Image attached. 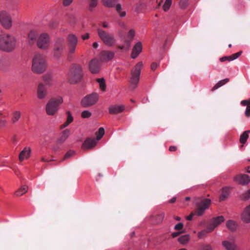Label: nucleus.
I'll list each match as a JSON object with an SVG mask.
<instances>
[{"label": "nucleus", "mask_w": 250, "mask_h": 250, "mask_svg": "<svg viewBox=\"0 0 250 250\" xmlns=\"http://www.w3.org/2000/svg\"><path fill=\"white\" fill-rule=\"evenodd\" d=\"M16 39L14 36L9 34L0 35V50L10 52L16 47Z\"/></svg>", "instance_id": "nucleus-1"}, {"label": "nucleus", "mask_w": 250, "mask_h": 250, "mask_svg": "<svg viewBox=\"0 0 250 250\" xmlns=\"http://www.w3.org/2000/svg\"><path fill=\"white\" fill-rule=\"evenodd\" d=\"M46 67L45 57L41 54H36L32 60V71L36 74H42L45 71Z\"/></svg>", "instance_id": "nucleus-2"}, {"label": "nucleus", "mask_w": 250, "mask_h": 250, "mask_svg": "<svg viewBox=\"0 0 250 250\" xmlns=\"http://www.w3.org/2000/svg\"><path fill=\"white\" fill-rule=\"evenodd\" d=\"M211 201L208 199H201L199 201H196V209L194 212L191 213L186 218L188 220H191L194 215L197 216H202L205 210L208 209L210 206Z\"/></svg>", "instance_id": "nucleus-3"}, {"label": "nucleus", "mask_w": 250, "mask_h": 250, "mask_svg": "<svg viewBox=\"0 0 250 250\" xmlns=\"http://www.w3.org/2000/svg\"><path fill=\"white\" fill-rule=\"evenodd\" d=\"M63 103V99L61 96L51 98L47 103L45 107L47 115L53 116L59 110V106Z\"/></svg>", "instance_id": "nucleus-4"}, {"label": "nucleus", "mask_w": 250, "mask_h": 250, "mask_svg": "<svg viewBox=\"0 0 250 250\" xmlns=\"http://www.w3.org/2000/svg\"><path fill=\"white\" fill-rule=\"evenodd\" d=\"M82 77L81 66L78 64L72 65L68 74L69 83L71 84H75L81 80Z\"/></svg>", "instance_id": "nucleus-5"}, {"label": "nucleus", "mask_w": 250, "mask_h": 250, "mask_svg": "<svg viewBox=\"0 0 250 250\" xmlns=\"http://www.w3.org/2000/svg\"><path fill=\"white\" fill-rule=\"evenodd\" d=\"M143 64L142 62H140L136 64L134 68L131 71V77L130 78V87L134 89L137 85L139 82L141 71L143 67Z\"/></svg>", "instance_id": "nucleus-6"}, {"label": "nucleus", "mask_w": 250, "mask_h": 250, "mask_svg": "<svg viewBox=\"0 0 250 250\" xmlns=\"http://www.w3.org/2000/svg\"><path fill=\"white\" fill-rule=\"evenodd\" d=\"M104 134L103 127H100L98 132L96 133V139L88 138L83 144L82 147L84 149H91L94 147L97 142L100 140Z\"/></svg>", "instance_id": "nucleus-7"}, {"label": "nucleus", "mask_w": 250, "mask_h": 250, "mask_svg": "<svg viewBox=\"0 0 250 250\" xmlns=\"http://www.w3.org/2000/svg\"><path fill=\"white\" fill-rule=\"evenodd\" d=\"M68 45V56H73L76 52L78 43V39L74 34H71L67 37Z\"/></svg>", "instance_id": "nucleus-8"}, {"label": "nucleus", "mask_w": 250, "mask_h": 250, "mask_svg": "<svg viewBox=\"0 0 250 250\" xmlns=\"http://www.w3.org/2000/svg\"><path fill=\"white\" fill-rule=\"evenodd\" d=\"M97 31L99 37L104 44L110 46L114 44L115 40L112 35L100 28H97Z\"/></svg>", "instance_id": "nucleus-9"}, {"label": "nucleus", "mask_w": 250, "mask_h": 250, "mask_svg": "<svg viewBox=\"0 0 250 250\" xmlns=\"http://www.w3.org/2000/svg\"><path fill=\"white\" fill-rule=\"evenodd\" d=\"M50 44V38L46 33L41 34L37 40V47L42 50H46L49 48Z\"/></svg>", "instance_id": "nucleus-10"}, {"label": "nucleus", "mask_w": 250, "mask_h": 250, "mask_svg": "<svg viewBox=\"0 0 250 250\" xmlns=\"http://www.w3.org/2000/svg\"><path fill=\"white\" fill-rule=\"evenodd\" d=\"M0 23L5 29L9 30L12 27V17L7 11L3 10L0 12Z\"/></svg>", "instance_id": "nucleus-11"}, {"label": "nucleus", "mask_w": 250, "mask_h": 250, "mask_svg": "<svg viewBox=\"0 0 250 250\" xmlns=\"http://www.w3.org/2000/svg\"><path fill=\"white\" fill-rule=\"evenodd\" d=\"M65 48L64 39L62 37H59L56 39L53 49L54 57L57 59L59 58Z\"/></svg>", "instance_id": "nucleus-12"}, {"label": "nucleus", "mask_w": 250, "mask_h": 250, "mask_svg": "<svg viewBox=\"0 0 250 250\" xmlns=\"http://www.w3.org/2000/svg\"><path fill=\"white\" fill-rule=\"evenodd\" d=\"M98 99V94L93 93L84 97L81 101V104L84 107L92 106L97 102Z\"/></svg>", "instance_id": "nucleus-13"}, {"label": "nucleus", "mask_w": 250, "mask_h": 250, "mask_svg": "<svg viewBox=\"0 0 250 250\" xmlns=\"http://www.w3.org/2000/svg\"><path fill=\"white\" fill-rule=\"evenodd\" d=\"M222 245L226 250H240L236 243L235 237L230 235L222 242Z\"/></svg>", "instance_id": "nucleus-14"}, {"label": "nucleus", "mask_w": 250, "mask_h": 250, "mask_svg": "<svg viewBox=\"0 0 250 250\" xmlns=\"http://www.w3.org/2000/svg\"><path fill=\"white\" fill-rule=\"evenodd\" d=\"M224 221V217L222 215L212 218L208 225V231H213L217 227Z\"/></svg>", "instance_id": "nucleus-15"}, {"label": "nucleus", "mask_w": 250, "mask_h": 250, "mask_svg": "<svg viewBox=\"0 0 250 250\" xmlns=\"http://www.w3.org/2000/svg\"><path fill=\"white\" fill-rule=\"evenodd\" d=\"M47 94V89L45 85L42 83H39L37 90L38 98L40 100L44 99L46 97Z\"/></svg>", "instance_id": "nucleus-16"}, {"label": "nucleus", "mask_w": 250, "mask_h": 250, "mask_svg": "<svg viewBox=\"0 0 250 250\" xmlns=\"http://www.w3.org/2000/svg\"><path fill=\"white\" fill-rule=\"evenodd\" d=\"M27 36V42L29 45H32L37 41L38 33L37 30L32 29L29 31Z\"/></svg>", "instance_id": "nucleus-17"}, {"label": "nucleus", "mask_w": 250, "mask_h": 250, "mask_svg": "<svg viewBox=\"0 0 250 250\" xmlns=\"http://www.w3.org/2000/svg\"><path fill=\"white\" fill-rule=\"evenodd\" d=\"M89 68L92 73H98L100 69V63L96 59L92 60L89 64Z\"/></svg>", "instance_id": "nucleus-18"}, {"label": "nucleus", "mask_w": 250, "mask_h": 250, "mask_svg": "<svg viewBox=\"0 0 250 250\" xmlns=\"http://www.w3.org/2000/svg\"><path fill=\"white\" fill-rule=\"evenodd\" d=\"M234 181L242 185L248 184L250 182V178L247 174H239L234 177Z\"/></svg>", "instance_id": "nucleus-19"}, {"label": "nucleus", "mask_w": 250, "mask_h": 250, "mask_svg": "<svg viewBox=\"0 0 250 250\" xmlns=\"http://www.w3.org/2000/svg\"><path fill=\"white\" fill-rule=\"evenodd\" d=\"M241 218L245 223H250V205L244 208L241 213Z\"/></svg>", "instance_id": "nucleus-20"}, {"label": "nucleus", "mask_w": 250, "mask_h": 250, "mask_svg": "<svg viewBox=\"0 0 250 250\" xmlns=\"http://www.w3.org/2000/svg\"><path fill=\"white\" fill-rule=\"evenodd\" d=\"M114 56V53L110 51H103L100 54L102 61L107 62L111 60Z\"/></svg>", "instance_id": "nucleus-21"}, {"label": "nucleus", "mask_w": 250, "mask_h": 250, "mask_svg": "<svg viewBox=\"0 0 250 250\" xmlns=\"http://www.w3.org/2000/svg\"><path fill=\"white\" fill-rule=\"evenodd\" d=\"M125 109L124 105H114L109 107V112L112 114H117L123 112Z\"/></svg>", "instance_id": "nucleus-22"}, {"label": "nucleus", "mask_w": 250, "mask_h": 250, "mask_svg": "<svg viewBox=\"0 0 250 250\" xmlns=\"http://www.w3.org/2000/svg\"><path fill=\"white\" fill-rule=\"evenodd\" d=\"M142 49V45L140 42H137L133 47L132 52L131 55L132 59H135L139 54L141 52Z\"/></svg>", "instance_id": "nucleus-23"}, {"label": "nucleus", "mask_w": 250, "mask_h": 250, "mask_svg": "<svg viewBox=\"0 0 250 250\" xmlns=\"http://www.w3.org/2000/svg\"><path fill=\"white\" fill-rule=\"evenodd\" d=\"M70 134V130L68 129H66L63 130L61 134L60 138L58 140V143L59 144H62L67 139Z\"/></svg>", "instance_id": "nucleus-24"}, {"label": "nucleus", "mask_w": 250, "mask_h": 250, "mask_svg": "<svg viewBox=\"0 0 250 250\" xmlns=\"http://www.w3.org/2000/svg\"><path fill=\"white\" fill-rule=\"evenodd\" d=\"M226 227L230 231H235L237 229L238 225L235 221L229 220L226 222Z\"/></svg>", "instance_id": "nucleus-25"}, {"label": "nucleus", "mask_w": 250, "mask_h": 250, "mask_svg": "<svg viewBox=\"0 0 250 250\" xmlns=\"http://www.w3.org/2000/svg\"><path fill=\"white\" fill-rule=\"evenodd\" d=\"M30 152V149L29 148L27 149V148L25 147L20 153L19 160L20 161H22L25 158H27Z\"/></svg>", "instance_id": "nucleus-26"}, {"label": "nucleus", "mask_w": 250, "mask_h": 250, "mask_svg": "<svg viewBox=\"0 0 250 250\" xmlns=\"http://www.w3.org/2000/svg\"><path fill=\"white\" fill-rule=\"evenodd\" d=\"M229 194V188L228 187H224L222 188V193L219 198L220 201H223L228 198Z\"/></svg>", "instance_id": "nucleus-27"}, {"label": "nucleus", "mask_w": 250, "mask_h": 250, "mask_svg": "<svg viewBox=\"0 0 250 250\" xmlns=\"http://www.w3.org/2000/svg\"><path fill=\"white\" fill-rule=\"evenodd\" d=\"M241 104L243 106H247L245 111V115L248 117H250V100H243L241 102Z\"/></svg>", "instance_id": "nucleus-28"}, {"label": "nucleus", "mask_w": 250, "mask_h": 250, "mask_svg": "<svg viewBox=\"0 0 250 250\" xmlns=\"http://www.w3.org/2000/svg\"><path fill=\"white\" fill-rule=\"evenodd\" d=\"M190 236L189 234H185L181 236L178 239V242L183 245H186L190 240Z\"/></svg>", "instance_id": "nucleus-29"}, {"label": "nucleus", "mask_w": 250, "mask_h": 250, "mask_svg": "<svg viewBox=\"0 0 250 250\" xmlns=\"http://www.w3.org/2000/svg\"><path fill=\"white\" fill-rule=\"evenodd\" d=\"M21 117V112L20 111H15L13 112L11 122L13 124H15L18 122Z\"/></svg>", "instance_id": "nucleus-30"}, {"label": "nucleus", "mask_w": 250, "mask_h": 250, "mask_svg": "<svg viewBox=\"0 0 250 250\" xmlns=\"http://www.w3.org/2000/svg\"><path fill=\"white\" fill-rule=\"evenodd\" d=\"M42 79L45 85L50 86L52 84V79L50 74H46L43 75Z\"/></svg>", "instance_id": "nucleus-31"}, {"label": "nucleus", "mask_w": 250, "mask_h": 250, "mask_svg": "<svg viewBox=\"0 0 250 250\" xmlns=\"http://www.w3.org/2000/svg\"><path fill=\"white\" fill-rule=\"evenodd\" d=\"M250 132V130L244 131L240 136V142L244 144L246 142L249 138V133Z\"/></svg>", "instance_id": "nucleus-32"}, {"label": "nucleus", "mask_w": 250, "mask_h": 250, "mask_svg": "<svg viewBox=\"0 0 250 250\" xmlns=\"http://www.w3.org/2000/svg\"><path fill=\"white\" fill-rule=\"evenodd\" d=\"M118 0H102L104 5L107 7H113Z\"/></svg>", "instance_id": "nucleus-33"}, {"label": "nucleus", "mask_w": 250, "mask_h": 250, "mask_svg": "<svg viewBox=\"0 0 250 250\" xmlns=\"http://www.w3.org/2000/svg\"><path fill=\"white\" fill-rule=\"evenodd\" d=\"M28 190V187L26 186H23L20 189H18L15 194L17 196H20L25 193Z\"/></svg>", "instance_id": "nucleus-34"}, {"label": "nucleus", "mask_w": 250, "mask_h": 250, "mask_svg": "<svg viewBox=\"0 0 250 250\" xmlns=\"http://www.w3.org/2000/svg\"><path fill=\"white\" fill-rule=\"evenodd\" d=\"M229 81V79L228 78L225 79L218 82L212 88V91H214L219 87L222 86Z\"/></svg>", "instance_id": "nucleus-35"}, {"label": "nucleus", "mask_w": 250, "mask_h": 250, "mask_svg": "<svg viewBox=\"0 0 250 250\" xmlns=\"http://www.w3.org/2000/svg\"><path fill=\"white\" fill-rule=\"evenodd\" d=\"M97 82L98 83L100 89L104 91L106 89V84L105 80L104 78H99L97 79Z\"/></svg>", "instance_id": "nucleus-36"}, {"label": "nucleus", "mask_w": 250, "mask_h": 250, "mask_svg": "<svg viewBox=\"0 0 250 250\" xmlns=\"http://www.w3.org/2000/svg\"><path fill=\"white\" fill-rule=\"evenodd\" d=\"M212 231H208V226L206 229L202 230L198 233V234H197L198 237L199 239H203V238L207 237V233H210Z\"/></svg>", "instance_id": "nucleus-37"}, {"label": "nucleus", "mask_w": 250, "mask_h": 250, "mask_svg": "<svg viewBox=\"0 0 250 250\" xmlns=\"http://www.w3.org/2000/svg\"><path fill=\"white\" fill-rule=\"evenodd\" d=\"M8 65V62L4 59H0V69L4 70Z\"/></svg>", "instance_id": "nucleus-38"}, {"label": "nucleus", "mask_w": 250, "mask_h": 250, "mask_svg": "<svg viewBox=\"0 0 250 250\" xmlns=\"http://www.w3.org/2000/svg\"><path fill=\"white\" fill-rule=\"evenodd\" d=\"M164 217L165 214L164 213H161V214L156 215L154 217L155 218V223L157 224L161 223L163 221Z\"/></svg>", "instance_id": "nucleus-39"}, {"label": "nucleus", "mask_w": 250, "mask_h": 250, "mask_svg": "<svg viewBox=\"0 0 250 250\" xmlns=\"http://www.w3.org/2000/svg\"><path fill=\"white\" fill-rule=\"evenodd\" d=\"M67 21L70 23L73 24L76 22V18L72 14H69L67 15Z\"/></svg>", "instance_id": "nucleus-40"}, {"label": "nucleus", "mask_w": 250, "mask_h": 250, "mask_svg": "<svg viewBox=\"0 0 250 250\" xmlns=\"http://www.w3.org/2000/svg\"><path fill=\"white\" fill-rule=\"evenodd\" d=\"M74 154V152L72 150H69L66 152L63 158L62 159L61 161H63L70 158Z\"/></svg>", "instance_id": "nucleus-41"}, {"label": "nucleus", "mask_w": 250, "mask_h": 250, "mask_svg": "<svg viewBox=\"0 0 250 250\" xmlns=\"http://www.w3.org/2000/svg\"><path fill=\"white\" fill-rule=\"evenodd\" d=\"M89 1V10L92 11L95 8L98 3V0H88Z\"/></svg>", "instance_id": "nucleus-42"}, {"label": "nucleus", "mask_w": 250, "mask_h": 250, "mask_svg": "<svg viewBox=\"0 0 250 250\" xmlns=\"http://www.w3.org/2000/svg\"><path fill=\"white\" fill-rule=\"evenodd\" d=\"M171 4V0H166L163 6V9L165 11H167Z\"/></svg>", "instance_id": "nucleus-43"}, {"label": "nucleus", "mask_w": 250, "mask_h": 250, "mask_svg": "<svg viewBox=\"0 0 250 250\" xmlns=\"http://www.w3.org/2000/svg\"><path fill=\"white\" fill-rule=\"evenodd\" d=\"M188 0H181L179 2V5L181 8L185 9L188 5Z\"/></svg>", "instance_id": "nucleus-44"}, {"label": "nucleus", "mask_w": 250, "mask_h": 250, "mask_svg": "<svg viewBox=\"0 0 250 250\" xmlns=\"http://www.w3.org/2000/svg\"><path fill=\"white\" fill-rule=\"evenodd\" d=\"M242 53V51H239L238 52H237L236 53H234V54L229 56L231 61L238 58L241 55Z\"/></svg>", "instance_id": "nucleus-45"}, {"label": "nucleus", "mask_w": 250, "mask_h": 250, "mask_svg": "<svg viewBox=\"0 0 250 250\" xmlns=\"http://www.w3.org/2000/svg\"><path fill=\"white\" fill-rule=\"evenodd\" d=\"M241 198L244 200H246L250 198V189L245 193L241 195Z\"/></svg>", "instance_id": "nucleus-46"}, {"label": "nucleus", "mask_w": 250, "mask_h": 250, "mask_svg": "<svg viewBox=\"0 0 250 250\" xmlns=\"http://www.w3.org/2000/svg\"><path fill=\"white\" fill-rule=\"evenodd\" d=\"M91 113L88 110H84L82 113V117L83 118H89L91 116Z\"/></svg>", "instance_id": "nucleus-47"}, {"label": "nucleus", "mask_w": 250, "mask_h": 250, "mask_svg": "<svg viewBox=\"0 0 250 250\" xmlns=\"http://www.w3.org/2000/svg\"><path fill=\"white\" fill-rule=\"evenodd\" d=\"M66 114L67 118L66 122H67L68 124H70L71 122H72L73 120V118L69 111H67Z\"/></svg>", "instance_id": "nucleus-48"}, {"label": "nucleus", "mask_w": 250, "mask_h": 250, "mask_svg": "<svg viewBox=\"0 0 250 250\" xmlns=\"http://www.w3.org/2000/svg\"><path fill=\"white\" fill-rule=\"evenodd\" d=\"M135 35V31L133 29H130L127 34L128 37L130 39L132 40Z\"/></svg>", "instance_id": "nucleus-49"}, {"label": "nucleus", "mask_w": 250, "mask_h": 250, "mask_svg": "<svg viewBox=\"0 0 250 250\" xmlns=\"http://www.w3.org/2000/svg\"><path fill=\"white\" fill-rule=\"evenodd\" d=\"M183 224L182 223H179L175 226L174 229L176 230H180L183 229Z\"/></svg>", "instance_id": "nucleus-50"}, {"label": "nucleus", "mask_w": 250, "mask_h": 250, "mask_svg": "<svg viewBox=\"0 0 250 250\" xmlns=\"http://www.w3.org/2000/svg\"><path fill=\"white\" fill-rule=\"evenodd\" d=\"M220 61L221 62H225V61H229V62L231 61L230 58L229 56H224V57H222V58H221L220 59Z\"/></svg>", "instance_id": "nucleus-51"}, {"label": "nucleus", "mask_w": 250, "mask_h": 250, "mask_svg": "<svg viewBox=\"0 0 250 250\" xmlns=\"http://www.w3.org/2000/svg\"><path fill=\"white\" fill-rule=\"evenodd\" d=\"M2 115V114L0 113V117ZM6 124V121L5 119L0 117V125L4 126Z\"/></svg>", "instance_id": "nucleus-52"}, {"label": "nucleus", "mask_w": 250, "mask_h": 250, "mask_svg": "<svg viewBox=\"0 0 250 250\" xmlns=\"http://www.w3.org/2000/svg\"><path fill=\"white\" fill-rule=\"evenodd\" d=\"M73 1V0H63V5L64 6H69Z\"/></svg>", "instance_id": "nucleus-53"}, {"label": "nucleus", "mask_w": 250, "mask_h": 250, "mask_svg": "<svg viewBox=\"0 0 250 250\" xmlns=\"http://www.w3.org/2000/svg\"><path fill=\"white\" fill-rule=\"evenodd\" d=\"M202 250H212V247L210 245H206L203 246Z\"/></svg>", "instance_id": "nucleus-54"}, {"label": "nucleus", "mask_w": 250, "mask_h": 250, "mask_svg": "<svg viewBox=\"0 0 250 250\" xmlns=\"http://www.w3.org/2000/svg\"><path fill=\"white\" fill-rule=\"evenodd\" d=\"M158 64L156 62H153L151 64V69L152 70L154 71L158 67Z\"/></svg>", "instance_id": "nucleus-55"}, {"label": "nucleus", "mask_w": 250, "mask_h": 250, "mask_svg": "<svg viewBox=\"0 0 250 250\" xmlns=\"http://www.w3.org/2000/svg\"><path fill=\"white\" fill-rule=\"evenodd\" d=\"M116 10L118 13H120V12L122 10L121 5L120 4H117L116 6Z\"/></svg>", "instance_id": "nucleus-56"}, {"label": "nucleus", "mask_w": 250, "mask_h": 250, "mask_svg": "<svg viewBox=\"0 0 250 250\" xmlns=\"http://www.w3.org/2000/svg\"><path fill=\"white\" fill-rule=\"evenodd\" d=\"M81 37L83 40H87L89 38V34L88 33H86L85 35H82Z\"/></svg>", "instance_id": "nucleus-57"}, {"label": "nucleus", "mask_w": 250, "mask_h": 250, "mask_svg": "<svg viewBox=\"0 0 250 250\" xmlns=\"http://www.w3.org/2000/svg\"><path fill=\"white\" fill-rule=\"evenodd\" d=\"M182 232H175L171 234V236L173 238L179 236Z\"/></svg>", "instance_id": "nucleus-58"}, {"label": "nucleus", "mask_w": 250, "mask_h": 250, "mask_svg": "<svg viewBox=\"0 0 250 250\" xmlns=\"http://www.w3.org/2000/svg\"><path fill=\"white\" fill-rule=\"evenodd\" d=\"M177 147L176 146H170L169 147V150L170 151H174L177 150Z\"/></svg>", "instance_id": "nucleus-59"}, {"label": "nucleus", "mask_w": 250, "mask_h": 250, "mask_svg": "<svg viewBox=\"0 0 250 250\" xmlns=\"http://www.w3.org/2000/svg\"><path fill=\"white\" fill-rule=\"evenodd\" d=\"M69 125V124H68L67 122H65L63 124H62L61 126V129H63L65 127H66L67 126H68V125Z\"/></svg>", "instance_id": "nucleus-60"}, {"label": "nucleus", "mask_w": 250, "mask_h": 250, "mask_svg": "<svg viewBox=\"0 0 250 250\" xmlns=\"http://www.w3.org/2000/svg\"><path fill=\"white\" fill-rule=\"evenodd\" d=\"M102 24L104 28H108L109 27L108 24L106 22H103Z\"/></svg>", "instance_id": "nucleus-61"}, {"label": "nucleus", "mask_w": 250, "mask_h": 250, "mask_svg": "<svg viewBox=\"0 0 250 250\" xmlns=\"http://www.w3.org/2000/svg\"><path fill=\"white\" fill-rule=\"evenodd\" d=\"M118 13L121 17H124L126 15V13L125 11H120V13Z\"/></svg>", "instance_id": "nucleus-62"}, {"label": "nucleus", "mask_w": 250, "mask_h": 250, "mask_svg": "<svg viewBox=\"0 0 250 250\" xmlns=\"http://www.w3.org/2000/svg\"><path fill=\"white\" fill-rule=\"evenodd\" d=\"M176 200V197H173L172 199H171L169 201L168 203H174Z\"/></svg>", "instance_id": "nucleus-63"}, {"label": "nucleus", "mask_w": 250, "mask_h": 250, "mask_svg": "<svg viewBox=\"0 0 250 250\" xmlns=\"http://www.w3.org/2000/svg\"><path fill=\"white\" fill-rule=\"evenodd\" d=\"M99 45L97 42H94L93 43V47L95 48H97L98 47Z\"/></svg>", "instance_id": "nucleus-64"}]
</instances>
